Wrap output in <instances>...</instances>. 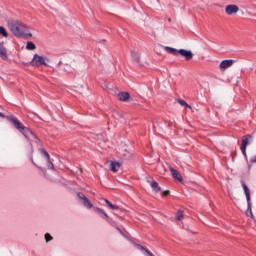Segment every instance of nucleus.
<instances>
[{"label":"nucleus","mask_w":256,"mask_h":256,"mask_svg":"<svg viewBox=\"0 0 256 256\" xmlns=\"http://www.w3.org/2000/svg\"><path fill=\"white\" fill-rule=\"evenodd\" d=\"M45 60V57L40 56L39 54H34L33 59L30 61V65H32V67H41V65L47 67V62H45Z\"/></svg>","instance_id":"4"},{"label":"nucleus","mask_w":256,"mask_h":256,"mask_svg":"<svg viewBox=\"0 0 256 256\" xmlns=\"http://www.w3.org/2000/svg\"><path fill=\"white\" fill-rule=\"evenodd\" d=\"M169 23H171V18H168Z\"/></svg>","instance_id":"32"},{"label":"nucleus","mask_w":256,"mask_h":256,"mask_svg":"<svg viewBox=\"0 0 256 256\" xmlns=\"http://www.w3.org/2000/svg\"><path fill=\"white\" fill-rule=\"evenodd\" d=\"M8 27L15 37H33V34L27 33V25L20 20L9 21Z\"/></svg>","instance_id":"2"},{"label":"nucleus","mask_w":256,"mask_h":256,"mask_svg":"<svg viewBox=\"0 0 256 256\" xmlns=\"http://www.w3.org/2000/svg\"><path fill=\"white\" fill-rule=\"evenodd\" d=\"M251 139H253V136L251 134H247L242 137V144H241V151L244 155V157H247V145H249Z\"/></svg>","instance_id":"5"},{"label":"nucleus","mask_w":256,"mask_h":256,"mask_svg":"<svg viewBox=\"0 0 256 256\" xmlns=\"http://www.w3.org/2000/svg\"><path fill=\"white\" fill-rule=\"evenodd\" d=\"M0 59H3V61H7V59H9V56L7 55V48H5L3 42H0Z\"/></svg>","instance_id":"10"},{"label":"nucleus","mask_w":256,"mask_h":256,"mask_svg":"<svg viewBox=\"0 0 256 256\" xmlns=\"http://www.w3.org/2000/svg\"><path fill=\"white\" fill-rule=\"evenodd\" d=\"M233 63H235V60H232V59L223 60L220 63L219 67H220V69H229V67L233 66Z\"/></svg>","instance_id":"12"},{"label":"nucleus","mask_w":256,"mask_h":256,"mask_svg":"<svg viewBox=\"0 0 256 256\" xmlns=\"http://www.w3.org/2000/svg\"><path fill=\"white\" fill-rule=\"evenodd\" d=\"M178 103H180V105H181L182 107H187L188 109H193V107H191V105H189V104L187 103V101H185L184 99H179V100H178Z\"/></svg>","instance_id":"23"},{"label":"nucleus","mask_w":256,"mask_h":256,"mask_svg":"<svg viewBox=\"0 0 256 256\" xmlns=\"http://www.w3.org/2000/svg\"><path fill=\"white\" fill-rule=\"evenodd\" d=\"M48 163V169H55V165H53V162L51 161V158H49V160H47Z\"/></svg>","instance_id":"26"},{"label":"nucleus","mask_w":256,"mask_h":256,"mask_svg":"<svg viewBox=\"0 0 256 256\" xmlns=\"http://www.w3.org/2000/svg\"><path fill=\"white\" fill-rule=\"evenodd\" d=\"M105 219V221H107V223H109V225H111L112 227H115V229H117V222H115L114 220H113V218H111V217H109V216H107L106 218H104Z\"/></svg>","instance_id":"20"},{"label":"nucleus","mask_w":256,"mask_h":256,"mask_svg":"<svg viewBox=\"0 0 256 256\" xmlns=\"http://www.w3.org/2000/svg\"><path fill=\"white\" fill-rule=\"evenodd\" d=\"M39 151L42 157L46 158V161H49V159H51V156L49 155V152H47V150H45L44 148H40Z\"/></svg>","instance_id":"19"},{"label":"nucleus","mask_w":256,"mask_h":256,"mask_svg":"<svg viewBox=\"0 0 256 256\" xmlns=\"http://www.w3.org/2000/svg\"><path fill=\"white\" fill-rule=\"evenodd\" d=\"M31 163L34 165V167H36L37 169H40V171H43L42 167H39L38 165H36L35 161L33 160V157H31Z\"/></svg>","instance_id":"27"},{"label":"nucleus","mask_w":256,"mask_h":256,"mask_svg":"<svg viewBox=\"0 0 256 256\" xmlns=\"http://www.w3.org/2000/svg\"><path fill=\"white\" fill-rule=\"evenodd\" d=\"M26 49H28V51H35V49H37V46L35 45V43L29 41L26 44Z\"/></svg>","instance_id":"21"},{"label":"nucleus","mask_w":256,"mask_h":256,"mask_svg":"<svg viewBox=\"0 0 256 256\" xmlns=\"http://www.w3.org/2000/svg\"><path fill=\"white\" fill-rule=\"evenodd\" d=\"M0 35H2V37H9V33L7 32V29H5L4 26H0Z\"/></svg>","instance_id":"24"},{"label":"nucleus","mask_w":256,"mask_h":256,"mask_svg":"<svg viewBox=\"0 0 256 256\" xmlns=\"http://www.w3.org/2000/svg\"><path fill=\"white\" fill-rule=\"evenodd\" d=\"M249 169H251V165H249V167H248Z\"/></svg>","instance_id":"33"},{"label":"nucleus","mask_w":256,"mask_h":256,"mask_svg":"<svg viewBox=\"0 0 256 256\" xmlns=\"http://www.w3.org/2000/svg\"><path fill=\"white\" fill-rule=\"evenodd\" d=\"M44 237H45L46 243H49V241H53V236H51V234L49 233H46Z\"/></svg>","instance_id":"25"},{"label":"nucleus","mask_w":256,"mask_h":256,"mask_svg":"<svg viewBox=\"0 0 256 256\" xmlns=\"http://www.w3.org/2000/svg\"><path fill=\"white\" fill-rule=\"evenodd\" d=\"M225 13L226 15H235L236 13H239V6L235 4H230L225 7Z\"/></svg>","instance_id":"7"},{"label":"nucleus","mask_w":256,"mask_h":256,"mask_svg":"<svg viewBox=\"0 0 256 256\" xmlns=\"http://www.w3.org/2000/svg\"><path fill=\"white\" fill-rule=\"evenodd\" d=\"M170 173L172 177L176 179V181H179V183H183V176L177 169L170 167Z\"/></svg>","instance_id":"8"},{"label":"nucleus","mask_w":256,"mask_h":256,"mask_svg":"<svg viewBox=\"0 0 256 256\" xmlns=\"http://www.w3.org/2000/svg\"><path fill=\"white\" fill-rule=\"evenodd\" d=\"M150 186L155 193H161V188L159 187V183L157 181H150Z\"/></svg>","instance_id":"14"},{"label":"nucleus","mask_w":256,"mask_h":256,"mask_svg":"<svg viewBox=\"0 0 256 256\" xmlns=\"http://www.w3.org/2000/svg\"><path fill=\"white\" fill-rule=\"evenodd\" d=\"M247 210H246V215L247 217H251V219H255V216L253 215V210H251V201L247 202Z\"/></svg>","instance_id":"17"},{"label":"nucleus","mask_w":256,"mask_h":256,"mask_svg":"<svg viewBox=\"0 0 256 256\" xmlns=\"http://www.w3.org/2000/svg\"><path fill=\"white\" fill-rule=\"evenodd\" d=\"M77 197L80 199V201H82V204L84 207H86V209H93V203H91V200H89V198H87L83 192H78Z\"/></svg>","instance_id":"6"},{"label":"nucleus","mask_w":256,"mask_h":256,"mask_svg":"<svg viewBox=\"0 0 256 256\" xmlns=\"http://www.w3.org/2000/svg\"><path fill=\"white\" fill-rule=\"evenodd\" d=\"M169 193H171L169 190H166L162 193V197H167L169 196Z\"/></svg>","instance_id":"29"},{"label":"nucleus","mask_w":256,"mask_h":256,"mask_svg":"<svg viewBox=\"0 0 256 256\" xmlns=\"http://www.w3.org/2000/svg\"><path fill=\"white\" fill-rule=\"evenodd\" d=\"M164 49L167 53H170V55H174L175 57L181 55V57H184L186 61H191V59H193V52L191 50H177L176 48L169 46H166Z\"/></svg>","instance_id":"3"},{"label":"nucleus","mask_w":256,"mask_h":256,"mask_svg":"<svg viewBox=\"0 0 256 256\" xmlns=\"http://www.w3.org/2000/svg\"><path fill=\"white\" fill-rule=\"evenodd\" d=\"M23 65L25 66V67H29V65H31V62H23Z\"/></svg>","instance_id":"31"},{"label":"nucleus","mask_w":256,"mask_h":256,"mask_svg":"<svg viewBox=\"0 0 256 256\" xmlns=\"http://www.w3.org/2000/svg\"><path fill=\"white\" fill-rule=\"evenodd\" d=\"M185 217V212L183 210H178L176 213L177 221H181Z\"/></svg>","instance_id":"22"},{"label":"nucleus","mask_w":256,"mask_h":256,"mask_svg":"<svg viewBox=\"0 0 256 256\" xmlns=\"http://www.w3.org/2000/svg\"><path fill=\"white\" fill-rule=\"evenodd\" d=\"M131 56H132L133 61L136 62L138 65H139V63H141V56L137 52L132 51Z\"/></svg>","instance_id":"16"},{"label":"nucleus","mask_w":256,"mask_h":256,"mask_svg":"<svg viewBox=\"0 0 256 256\" xmlns=\"http://www.w3.org/2000/svg\"><path fill=\"white\" fill-rule=\"evenodd\" d=\"M94 211H96V213H99L100 215H102L103 219H105L106 217H108L109 215L107 214V212L105 210H103L102 208L99 207H95Z\"/></svg>","instance_id":"18"},{"label":"nucleus","mask_w":256,"mask_h":256,"mask_svg":"<svg viewBox=\"0 0 256 256\" xmlns=\"http://www.w3.org/2000/svg\"><path fill=\"white\" fill-rule=\"evenodd\" d=\"M103 201H105L106 205H108V207L113 211H117L119 209V206L111 203V201H109L107 198H103Z\"/></svg>","instance_id":"15"},{"label":"nucleus","mask_w":256,"mask_h":256,"mask_svg":"<svg viewBox=\"0 0 256 256\" xmlns=\"http://www.w3.org/2000/svg\"><path fill=\"white\" fill-rule=\"evenodd\" d=\"M117 231H119L120 234H122L123 237H127V234H125V232H123V230H121V228L116 227Z\"/></svg>","instance_id":"28"},{"label":"nucleus","mask_w":256,"mask_h":256,"mask_svg":"<svg viewBox=\"0 0 256 256\" xmlns=\"http://www.w3.org/2000/svg\"><path fill=\"white\" fill-rule=\"evenodd\" d=\"M117 97L119 101H123L124 103H127V101L131 99V94L129 92H119L117 94Z\"/></svg>","instance_id":"9"},{"label":"nucleus","mask_w":256,"mask_h":256,"mask_svg":"<svg viewBox=\"0 0 256 256\" xmlns=\"http://www.w3.org/2000/svg\"><path fill=\"white\" fill-rule=\"evenodd\" d=\"M241 185L244 189L246 201H247V203H249V201H251V190H249V187L247 186V184H245V181H243V180L241 181Z\"/></svg>","instance_id":"11"},{"label":"nucleus","mask_w":256,"mask_h":256,"mask_svg":"<svg viewBox=\"0 0 256 256\" xmlns=\"http://www.w3.org/2000/svg\"><path fill=\"white\" fill-rule=\"evenodd\" d=\"M250 163H256V156L250 159Z\"/></svg>","instance_id":"30"},{"label":"nucleus","mask_w":256,"mask_h":256,"mask_svg":"<svg viewBox=\"0 0 256 256\" xmlns=\"http://www.w3.org/2000/svg\"><path fill=\"white\" fill-rule=\"evenodd\" d=\"M0 117H2V119H7V121L12 123L13 127H15L17 131L22 133V135H24L25 139H27L28 141H31V139H35V143L37 144L41 143V140L39 139V137H37V135L34 132H32L31 129L23 125V123H21V121H19L17 117L5 116V114H3L2 112H0Z\"/></svg>","instance_id":"1"},{"label":"nucleus","mask_w":256,"mask_h":256,"mask_svg":"<svg viewBox=\"0 0 256 256\" xmlns=\"http://www.w3.org/2000/svg\"><path fill=\"white\" fill-rule=\"evenodd\" d=\"M119 169H121V163H119L117 161L110 162V171H112L113 173H117V171H119Z\"/></svg>","instance_id":"13"}]
</instances>
